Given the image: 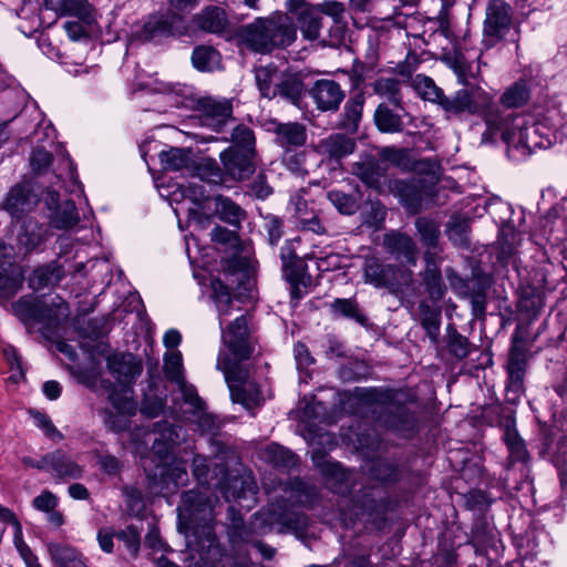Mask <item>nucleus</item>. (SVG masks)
<instances>
[{
    "mask_svg": "<svg viewBox=\"0 0 567 567\" xmlns=\"http://www.w3.org/2000/svg\"><path fill=\"white\" fill-rule=\"evenodd\" d=\"M47 231L45 225L28 218L18 230V243L25 251H32L43 243Z\"/></svg>",
    "mask_w": 567,
    "mask_h": 567,
    "instance_id": "obj_21",
    "label": "nucleus"
},
{
    "mask_svg": "<svg viewBox=\"0 0 567 567\" xmlns=\"http://www.w3.org/2000/svg\"><path fill=\"white\" fill-rule=\"evenodd\" d=\"M58 497L50 491H43L40 495H38L32 505L37 511L48 513L55 509L58 506Z\"/></svg>",
    "mask_w": 567,
    "mask_h": 567,
    "instance_id": "obj_56",
    "label": "nucleus"
},
{
    "mask_svg": "<svg viewBox=\"0 0 567 567\" xmlns=\"http://www.w3.org/2000/svg\"><path fill=\"white\" fill-rule=\"evenodd\" d=\"M51 154L44 148H35L30 158L32 168L35 172L44 171L51 164Z\"/></svg>",
    "mask_w": 567,
    "mask_h": 567,
    "instance_id": "obj_61",
    "label": "nucleus"
},
{
    "mask_svg": "<svg viewBox=\"0 0 567 567\" xmlns=\"http://www.w3.org/2000/svg\"><path fill=\"white\" fill-rule=\"evenodd\" d=\"M212 298L215 302L219 326L221 328L223 343L231 351L238 360L249 358L252 352V340L248 330L247 319L244 316L237 317L226 329L224 323L235 307L230 291L218 278L210 280Z\"/></svg>",
    "mask_w": 567,
    "mask_h": 567,
    "instance_id": "obj_6",
    "label": "nucleus"
},
{
    "mask_svg": "<svg viewBox=\"0 0 567 567\" xmlns=\"http://www.w3.org/2000/svg\"><path fill=\"white\" fill-rule=\"evenodd\" d=\"M364 281L375 288L399 289L411 281V272L384 265L379 259L370 257L364 262Z\"/></svg>",
    "mask_w": 567,
    "mask_h": 567,
    "instance_id": "obj_10",
    "label": "nucleus"
},
{
    "mask_svg": "<svg viewBox=\"0 0 567 567\" xmlns=\"http://www.w3.org/2000/svg\"><path fill=\"white\" fill-rule=\"evenodd\" d=\"M440 318L441 312L439 309H432L424 302L420 305L421 323L432 339H435L439 333Z\"/></svg>",
    "mask_w": 567,
    "mask_h": 567,
    "instance_id": "obj_47",
    "label": "nucleus"
},
{
    "mask_svg": "<svg viewBox=\"0 0 567 567\" xmlns=\"http://www.w3.org/2000/svg\"><path fill=\"white\" fill-rule=\"evenodd\" d=\"M107 368L121 385L118 391L111 388L110 384L106 385L105 381L97 377H87L86 384L94 389H105L113 409V411L107 412L110 419L114 413L120 417L133 415L136 411V405L132 400L128 385L142 373L141 360L131 353H114L107 357Z\"/></svg>",
    "mask_w": 567,
    "mask_h": 567,
    "instance_id": "obj_4",
    "label": "nucleus"
},
{
    "mask_svg": "<svg viewBox=\"0 0 567 567\" xmlns=\"http://www.w3.org/2000/svg\"><path fill=\"white\" fill-rule=\"evenodd\" d=\"M453 70L460 83L467 85L470 80L480 73V63L467 62L462 54H457L453 61Z\"/></svg>",
    "mask_w": 567,
    "mask_h": 567,
    "instance_id": "obj_46",
    "label": "nucleus"
},
{
    "mask_svg": "<svg viewBox=\"0 0 567 567\" xmlns=\"http://www.w3.org/2000/svg\"><path fill=\"white\" fill-rule=\"evenodd\" d=\"M425 280H426L427 291H429L431 298H433L435 300L441 299L445 292V287L441 279V276L435 271H431V272H429Z\"/></svg>",
    "mask_w": 567,
    "mask_h": 567,
    "instance_id": "obj_57",
    "label": "nucleus"
},
{
    "mask_svg": "<svg viewBox=\"0 0 567 567\" xmlns=\"http://www.w3.org/2000/svg\"><path fill=\"white\" fill-rule=\"evenodd\" d=\"M393 192L400 197L401 203L408 209L415 212L420 206L421 196L414 185L405 182H395Z\"/></svg>",
    "mask_w": 567,
    "mask_h": 567,
    "instance_id": "obj_45",
    "label": "nucleus"
},
{
    "mask_svg": "<svg viewBox=\"0 0 567 567\" xmlns=\"http://www.w3.org/2000/svg\"><path fill=\"white\" fill-rule=\"evenodd\" d=\"M316 9L319 11V14L324 13L331 17L336 23L342 21L346 12L344 4L336 0L324 1L321 4H319Z\"/></svg>",
    "mask_w": 567,
    "mask_h": 567,
    "instance_id": "obj_52",
    "label": "nucleus"
},
{
    "mask_svg": "<svg viewBox=\"0 0 567 567\" xmlns=\"http://www.w3.org/2000/svg\"><path fill=\"white\" fill-rule=\"evenodd\" d=\"M298 227L302 230L312 231L317 235L326 233V227L315 213L300 216L298 219Z\"/></svg>",
    "mask_w": 567,
    "mask_h": 567,
    "instance_id": "obj_55",
    "label": "nucleus"
},
{
    "mask_svg": "<svg viewBox=\"0 0 567 567\" xmlns=\"http://www.w3.org/2000/svg\"><path fill=\"white\" fill-rule=\"evenodd\" d=\"M525 371V357L524 353L517 348L513 347L508 360V375L512 385L519 389L523 382Z\"/></svg>",
    "mask_w": 567,
    "mask_h": 567,
    "instance_id": "obj_44",
    "label": "nucleus"
},
{
    "mask_svg": "<svg viewBox=\"0 0 567 567\" xmlns=\"http://www.w3.org/2000/svg\"><path fill=\"white\" fill-rule=\"evenodd\" d=\"M194 68L199 71L210 72L219 68L220 55L210 47H197L192 54Z\"/></svg>",
    "mask_w": 567,
    "mask_h": 567,
    "instance_id": "obj_31",
    "label": "nucleus"
},
{
    "mask_svg": "<svg viewBox=\"0 0 567 567\" xmlns=\"http://www.w3.org/2000/svg\"><path fill=\"white\" fill-rule=\"evenodd\" d=\"M147 86L150 91L163 95L165 102L171 106L195 110L202 125L217 132L230 120L231 105L226 100L197 99L192 86L164 82L158 79L153 80Z\"/></svg>",
    "mask_w": 567,
    "mask_h": 567,
    "instance_id": "obj_3",
    "label": "nucleus"
},
{
    "mask_svg": "<svg viewBox=\"0 0 567 567\" xmlns=\"http://www.w3.org/2000/svg\"><path fill=\"white\" fill-rule=\"evenodd\" d=\"M415 226L424 245L435 246L440 234L437 224L426 218H417Z\"/></svg>",
    "mask_w": 567,
    "mask_h": 567,
    "instance_id": "obj_50",
    "label": "nucleus"
},
{
    "mask_svg": "<svg viewBox=\"0 0 567 567\" xmlns=\"http://www.w3.org/2000/svg\"><path fill=\"white\" fill-rule=\"evenodd\" d=\"M282 74L274 65L259 66L255 70L257 86L264 97H275L278 95L277 83H280Z\"/></svg>",
    "mask_w": 567,
    "mask_h": 567,
    "instance_id": "obj_24",
    "label": "nucleus"
},
{
    "mask_svg": "<svg viewBox=\"0 0 567 567\" xmlns=\"http://www.w3.org/2000/svg\"><path fill=\"white\" fill-rule=\"evenodd\" d=\"M328 199L343 215H352L359 208V198L341 190L332 189L328 193Z\"/></svg>",
    "mask_w": 567,
    "mask_h": 567,
    "instance_id": "obj_41",
    "label": "nucleus"
},
{
    "mask_svg": "<svg viewBox=\"0 0 567 567\" xmlns=\"http://www.w3.org/2000/svg\"><path fill=\"white\" fill-rule=\"evenodd\" d=\"M412 86L419 96L433 103H439L443 94V91L436 86L434 81L423 74H417L412 79Z\"/></svg>",
    "mask_w": 567,
    "mask_h": 567,
    "instance_id": "obj_38",
    "label": "nucleus"
},
{
    "mask_svg": "<svg viewBox=\"0 0 567 567\" xmlns=\"http://www.w3.org/2000/svg\"><path fill=\"white\" fill-rule=\"evenodd\" d=\"M51 472L59 478L78 480L83 475V467L71 458L66 453L56 450L50 453Z\"/></svg>",
    "mask_w": 567,
    "mask_h": 567,
    "instance_id": "obj_22",
    "label": "nucleus"
},
{
    "mask_svg": "<svg viewBox=\"0 0 567 567\" xmlns=\"http://www.w3.org/2000/svg\"><path fill=\"white\" fill-rule=\"evenodd\" d=\"M243 48L258 53L271 52L275 48L287 47L296 39V29L286 14L258 18L241 27L237 33Z\"/></svg>",
    "mask_w": 567,
    "mask_h": 567,
    "instance_id": "obj_5",
    "label": "nucleus"
},
{
    "mask_svg": "<svg viewBox=\"0 0 567 567\" xmlns=\"http://www.w3.org/2000/svg\"><path fill=\"white\" fill-rule=\"evenodd\" d=\"M184 440L182 427L174 426L167 422L156 425L153 433H147L146 441L153 442L152 451L161 458L166 456L173 446Z\"/></svg>",
    "mask_w": 567,
    "mask_h": 567,
    "instance_id": "obj_14",
    "label": "nucleus"
},
{
    "mask_svg": "<svg viewBox=\"0 0 567 567\" xmlns=\"http://www.w3.org/2000/svg\"><path fill=\"white\" fill-rule=\"evenodd\" d=\"M362 110L363 99L361 96L353 97L346 103L344 112L347 120L349 121L348 125L357 126L361 118Z\"/></svg>",
    "mask_w": 567,
    "mask_h": 567,
    "instance_id": "obj_54",
    "label": "nucleus"
},
{
    "mask_svg": "<svg viewBox=\"0 0 567 567\" xmlns=\"http://www.w3.org/2000/svg\"><path fill=\"white\" fill-rule=\"evenodd\" d=\"M355 143L343 134H331L318 142L316 152L323 158L339 162L353 153Z\"/></svg>",
    "mask_w": 567,
    "mask_h": 567,
    "instance_id": "obj_16",
    "label": "nucleus"
},
{
    "mask_svg": "<svg viewBox=\"0 0 567 567\" xmlns=\"http://www.w3.org/2000/svg\"><path fill=\"white\" fill-rule=\"evenodd\" d=\"M159 475V486L158 488L156 487L155 493L164 496L174 493L178 486L184 485L188 480L185 467H175L173 471L167 473L164 470H161Z\"/></svg>",
    "mask_w": 567,
    "mask_h": 567,
    "instance_id": "obj_30",
    "label": "nucleus"
},
{
    "mask_svg": "<svg viewBox=\"0 0 567 567\" xmlns=\"http://www.w3.org/2000/svg\"><path fill=\"white\" fill-rule=\"evenodd\" d=\"M217 368L224 372L233 402L241 404L247 410H252L264 402L257 385L237 373L230 360L221 353L217 359Z\"/></svg>",
    "mask_w": 567,
    "mask_h": 567,
    "instance_id": "obj_9",
    "label": "nucleus"
},
{
    "mask_svg": "<svg viewBox=\"0 0 567 567\" xmlns=\"http://www.w3.org/2000/svg\"><path fill=\"white\" fill-rule=\"evenodd\" d=\"M117 537L125 542L126 546L134 553L137 551L140 546V530L135 526H128L126 529L118 533Z\"/></svg>",
    "mask_w": 567,
    "mask_h": 567,
    "instance_id": "obj_63",
    "label": "nucleus"
},
{
    "mask_svg": "<svg viewBox=\"0 0 567 567\" xmlns=\"http://www.w3.org/2000/svg\"><path fill=\"white\" fill-rule=\"evenodd\" d=\"M354 173L370 187H378L379 174L372 171L370 164L357 165Z\"/></svg>",
    "mask_w": 567,
    "mask_h": 567,
    "instance_id": "obj_64",
    "label": "nucleus"
},
{
    "mask_svg": "<svg viewBox=\"0 0 567 567\" xmlns=\"http://www.w3.org/2000/svg\"><path fill=\"white\" fill-rule=\"evenodd\" d=\"M278 95L287 99L292 104H297L302 91L303 85L300 79L296 75H282L280 83H277Z\"/></svg>",
    "mask_w": 567,
    "mask_h": 567,
    "instance_id": "obj_42",
    "label": "nucleus"
},
{
    "mask_svg": "<svg viewBox=\"0 0 567 567\" xmlns=\"http://www.w3.org/2000/svg\"><path fill=\"white\" fill-rule=\"evenodd\" d=\"M23 274L20 267L10 265L0 269V302L12 298L22 287Z\"/></svg>",
    "mask_w": 567,
    "mask_h": 567,
    "instance_id": "obj_25",
    "label": "nucleus"
},
{
    "mask_svg": "<svg viewBox=\"0 0 567 567\" xmlns=\"http://www.w3.org/2000/svg\"><path fill=\"white\" fill-rule=\"evenodd\" d=\"M161 164L166 171L179 172L193 166L192 152L184 148H171L159 154Z\"/></svg>",
    "mask_w": 567,
    "mask_h": 567,
    "instance_id": "obj_27",
    "label": "nucleus"
},
{
    "mask_svg": "<svg viewBox=\"0 0 567 567\" xmlns=\"http://www.w3.org/2000/svg\"><path fill=\"white\" fill-rule=\"evenodd\" d=\"M198 28L210 33H221L226 30L228 20L220 8H207L196 19Z\"/></svg>",
    "mask_w": 567,
    "mask_h": 567,
    "instance_id": "obj_26",
    "label": "nucleus"
},
{
    "mask_svg": "<svg viewBox=\"0 0 567 567\" xmlns=\"http://www.w3.org/2000/svg\"><path fill=\"white\" fill-rule=\"evenodd\" d=\"M511 25V8L503 1L494 0L486 8L484 35L494 42L501 39Z\"/></svg>",
    "mask_w": 567,
    "mask_h": 567,
    "instance_id": "obj_13",
    "label": "nucleus"
},
{
    "mask_svg": "<svg viewBox=\"0 0 567 567\" xmlns=\"http://www.w3.org/2000/svg\"><path fill=\"white\" fill-rule=\"evenodd\" d=\"M79 220L78 209L73 202L66 200L59 206L53 216L51 223L55 228L68 229L76 225Z\"/></svg>",
    "mask_w": 567,
    "mask_h": 567,
    "instance_id": "obj_37",
    "label": "nucleus"
},
{
    "mask_svg": "<svg viewBox=\"0 0 567 567\" xmlns=\"http://www.w3.org/2000/svg\"><path fill=\"white\" fill-rule=\"evenodd\" d=\"M276 132L282 146H300L306 142L305 127L298 123L280 124Z\"/></svg>",
    "mask_w": 567,
    "mask_h": 567,
    "instance_id": "obj_33",
    "label": "nucleus"
},
{
    "mask_svg": "<svg viewBox=\"0 0 567 567\" xmlns=\"http://www.w3.org/2000/svg\"><path fill=\"white\" fill-rule=\"evenodd\" d=\"M384 246L398 257H403L408 264H414L416 259V246L413 239L401 233H389L384 236Z\"/></svg>",
    "mask_w": 567,
    "mask_h": 567,
    "instance_id": "obj_23",
    "label": "nucleus"
},
{
    "mask_svg": "<svg viewBox=\"0 0 567 567\" xmlns=\"http://www.w3.org/2000/svg\"><path fill=\"white\" fill-rule=\"evenodd\" d=\"M32 417L35 426L43 430L47 436L53 440L62 439V434L56 430V427L54 426V424L52 423L48 415L40 412H34L32 413Z\"/></svg>",
    "mask_w": 567,
    "mask_h": 567,
    "instance_id": "obj_53",
    "label": "nucleus"
},
{
    "mask_svg": "<svg viewBox=\"0 0 567 567\" xmlns=\"http://www.w3.org/2000/svg\"><path fill=\"white\" fill-rule=\"evenodd\" d=\"M528 100V91L525 83L517 82L507 89L503 96L502 103L506 107H519Z\"/></svg>",
    "mask_w": 567,
    "mask_h": 567,
    "instance_id": "obj_49",
    "label": "nucleus"
},
{
    "mask_svg": "<svg viewBox=\"0 0 567 567\" xmlns=\"http://www.w3.org/2000/svg\"><path fill=\"white\" fill-rule=\"evenodd\" d=\"M470 230V219L462 216H453L447 224V235L457 245H465Z\"/></svg>",
    "mask_w": 567,
    "mask_h": 567,
    "instance_id": "obj_48",
    "label": "nucleus"
},
{
    "mask_svg": "<svg viewBox=\"0 0 567 567\" xmlns=\"http://www.w3.org/2000/svg\"><path fill=\"white\" fill-rule=\"evenodd\" d=\"M264 458L277 467L289 468L296 465L295 454L278 444H269L264 451Z\"/></svg>",
    "mask_w": 567,
    "mask_h": 567,
    "instance_id": "obj_36",
    "label": "nucleus"
},
{
    "mask_svg": "<svg viewBox=\"0 0 567 567\" xmlns=\"http://www.w3.org/2000/svg\"><path fill=\"white\" fill-rule=\"evenodd\" d=\"M47 548L52 561L59 567H90L83 554L70 545L49 543Z\"/></svg>",
    "mask_w": 567,
    "mask_h": 567,
    "instance_id": "obj_20",
    "label": "nucleus"
},
{
    "mask_svg": "<svg viewBox=\"0 0 567 567\" xmlns=\"http://www.w3.org/2000/svg\"><path fill=\"white\" fill-rule=\"evenodd\" d=\"M309 93L321 111L337 110L344 97L340 85L332 80H318Z\"/></svg>",
    "mask_w": 567,
    "mask_h": 567,
    "instance_id": "obj_15",
    "label": "nucleus"
},
{
    "mask_svg": "<svg viewBox=\"0 0 567 567\" xmlns=\"http://www.w3.org/2000/svg\"><path fill=\"white\" fill-rule=\"evenodd\" d=\"M207 462V458L200 455H196L193 460V473L202 485L209 484V467Z\"/></svg>",
    "mask_w": 567,
    "mask_h": 567,
    "instance_id": "obj_59",
    "label": "nucleus"
},
{
    "mask_svg": "<svg viewBox=\"0 0 567 567\" xmlns=\"http://www.w3.org/2000/svg\"><path fill=\"white\" fill-rule=\"evenodd\" d=\"M234 145L230 148L249 151L254 153L255 136L250 128L239 125L231 135Z\"/></svg>",
    "mask_w": 567,
    "mask_h": 567,
    "instance_id": "obj_51",
    "label": "nucleus"
},
{
    "mask_svg": "<svg viewBox=\"0 0 567 567\" xmlns=\"http://www.w3.org/2000/svg\"><path fill=\"white\" fill-rule=\"evenodd\" d=\"M178 518L189 528L197 519L204 520L205 533L208 547L214 554H219V549L215 546V539L212 534V527L207 524L212 519L213 505L212 502L202 495V492L188 491L182 495V504L177 507Z\"/></svg>",
    "mask_w": 567,
    "mask_h": 567,
    "instance_id": "obj_8",
    "label": "nucleus"
},
{
    "mask_svg": "<svg viewBox=\"0 0 567 567\" xmlns=\"http://www.w3.org/2000/svg\"><path fill=\"white\" fill-rule=\"evenodd\" d=\"M37 204V198L25 185H17L10 189L2 206L12 218L20 219L31 212Z\"/></svg>",
    "mask_w": 567,
    "mask_h": 567,
    "instance_id": "obj_17",
    "label": "nucleus"
},
{
    "mask_svg": "<svg viewBox=\"0 0 567 567\" xmlns=\"http://www.w3.org/2000/svg\"><path fill=\"white\" fill-rule=\"evenodd\" d=\"M481 90H467L463 89L455 93L453 97H446L442 94L440 104L447 114L457 115L464 112L475 113L477 112L476 97L481 96Z\"/></svg>",
    "mask_w": 567,
    "mask_h": 567,
    "instance_id": "obj_18",
    "label": "nucleus"
},
{
    "mask_svg": "<svg viewBox=\"0 0 567 567\" xmlns=\"http://www.w3.org/2000/svg\"><path fill=\"white\" fill-rule=\"evenodd\" d=\"M224 171L231 179L243 181L255 172L254 154L249 151L227 148L220 154Z\"/></svg>",
    "mask_w": 567,
    "mask_h": 567,
    "instance_id": "obj_12",
    "label": "nucleus"
},
{
    "mask_svg": "<svg viewBox=\"0 0 567 567\" xmlns=\"http://www.w3.org/2000/svg\"><path fill=\"white\" fill-rule=\"evenodd\" d=\"M451 352L457 358H465L470 353V343L466 338L454 334L449 343Z\"/></svg>",
    "mask_w": 567,
    "mask_h": 567,
    "instance_id": "obj_62",
    "label": "nucleus"
},
{
    "mask_svg": "<svg viewBox=\"0 0 567 567\" xmlns=\"http://www.w3.org/2000/svg\"><path fill=\"white\" fill-rule=\"evenodd\" d=\"M177 20L178 18L176 16H172L171 18L164 16L151 18L144 24V39L151 40L157 35L172 34Z\"/></svg>",
    "mask_w": 567,
    "mask_h": 567,
    "instance_id": "obj_35",
    "label": "nucleus"
},
{
    "mask_svg": "<svg viewBox=\"0 0 567 567\" xmlns=\"http://www.w3.org/2000/svg\"><path fill=\"white\" fill-rule=\"evenodd\" d=\"M269 523H278L281 525L280 532H302L307 527L308 519L303 514L299 513H282L279 515L274 514L267 519Z\"/></svg>",
    "mask_w": 567,
    "mask_h": 567,
    "instance_id": "obj_40",
    "label": "nucleus"
},
{
    "mask_svg": "<svg viewBox=\"0 0 567 567\" xmlns=\"http://www.w3.org/2000/svg\"><path fill=\"white\" fill-rule=\"evenodd\" d=\"M215 213L223 221L238 226L245 218V212L228 197H215Z\"/></svg>",
    "mask_w": 567,
    "mask_h": 567,
    "instance_id": "obj_28",
    "label": "nucleus"
},
{
    "mask_svg": "<svg viewBox=\"0 0 567 567\" xmlns=\"http://www.w3.org/2000/svg\"><path fill=\"white\" fill-rule=\"evenodd\" d=\"M321 471L326 477L328 487L332 492L346 494L353 489L351 485L352 473L347 472L339 463L323 461Z\"/></svg>",
    "mask_w": 567,
    "mask_h": 567,
    "instance_id": "obj_19",
    "label": "nucleus"
},
{
    "mask_svg": "<svg viewBox=\"0 0 567 567\" xmlns=\"http://www.w3.org/2000/svg\"><path fill=\"white\" fill-rule=\"evenodd\" d=\"M62 278V271L58 266H45L35 269L29 278V285L33 290L58 284Z\"/></svg>",
    "mask_w": 567,
    "mask_h": 567,
    "instance_id": "obj_32",
    "label": "nucleus"
},
{
    "mask_svg": "<svg viewBox=\"0 0 567 567\" xmlns=\"http://www.w3.org/2000/svg\"><path fill=\"white\" fill-rule=\"evenodd\" d=\"M374 93L388 99L392 104L401 107L400 81L396 79H379L373 85Z\"/></svg>",
    "mask_w": 567,
    "mask_h": 567,
    "instance_id": "obj_43",
    "label": "nucleus"
},
{
    "mask_svg": "<svg viewBox=\"0 0 567 567\" xmlns=\"http://www.w3.org/2000/svg\"><path fill=\"white\" fill-rule=\"evenodd\" d=\"M485 123L481 143L489 145L502 141L507 145L508 155L515 158L525 157L537 148H547L556 141L551 127L527 115L488 111Z\"/></svg>",
    "mask_w": 567,
    "mask_h": 567,
    "instance_id": "obj_1",
    "label": "nucleus"
},
{
    "mask_svg": "<svg viewBox=\"0 0 567 567\" xmlns=\"http://www.w3.org/2000/svg\"><path fill=\"white\" fill-rule=\"evenodd\" d=\"M13 311L24 322L42 323L48 328L69 316L68 305L59 296L51 297L49 301L23 297L13 305Z\"/></svg>",
    "mask_w": 567,
    "mask_h": 567,
    "instance_id": "obj_7",
    "label": "nucleus"
},
{
    "mask_svg": "<svg viewBox=\"0 0 567 567\" xmlns=\"http://www.w3.org/2000/svg\"><path fill=\"white\" fill-rule=\"evenodd\" d=\"M377 127L383 133H398L403 130V122L399 114L388 105L380 104L374 112Z\"/></svg>",
    "mask_w": 567,
    "mask_h": 567,
    "instance_id": "obj_29",
    "label": "nucleus"
},
{
    "mask_svg": "<svg viewBox=\"0 0 567 567\" xmlns=\"http://www.w3.org/2000/svg\"><path fill=\"white\" fill-rule=\"evenodd\" d=\"M3 355L9 363L10 368L13 370L16 369L17 372L13 373L10 379H12L14 382H17L19 379L23 378V371L21 367L20 358L17 353V350L12 347H7L3 349Z\"/></svg>",
    "mask_w": 567,
    "mask_h": 567,
    "instance_id": "obj_60",
    "label": "nucleus"
},
{
    "mask_svg": "<svg viewBox=\"0 0 567 567\" xmlns=\"http://www.w3.org/2000/svg\"><path fill=\"white\" fill-rule=\"evenodd\" d=\"M164 370L167 379L177 384L184 402L200 410L203 408V400L198 396L196 389L188 384L183 377V358L178 350H172L166 353Z\"/></svg>",
    "mask_w": 567,
    "mask_h": 567,
    "instance_id": "obj_11",
    "label": "nucleus"
},
{
    "mask_svg": "<svg viewBox=\"0 0 567 567\" xmlns=\"http://www.w3.org/2000/svg\"><path fill=\"white\" fill-rule=\"evenodd\" d=\"M505 440L513 457L516 460H523L525 457L526 450L523 441L518 437L517 433L508 430L506 432Z\"/></svg>",
    "mask_w": 567,
    "mask_h": 567,
    "instance_id": "obj_58",
    "label": "nucleus"
},
{
    "mask_svg": "<svg viewBox=\"0 0 567 567\" xmlns=\"http://www.w3.org/2000/svg\"><path fill=\"white\" fill-rule=\"evenodd\" d=\"M220 182L221 174L216 164L203 163L197 167V174L190 181L183 184L169 182L166 185H157V188L161 197L167 199L172 206L185 203V206L174 207L176 216L181 212H185L190 223L203 226L210 220L209 217H203L199 214L200 205L209 197L207 185H217Z\"/></svg>",
    "mask_w": 567,
    "mask_h": 567,
    "instance_id": "obj_2",
    "label": "nucleus"
},
{
    "mask_svg": "<svg viewBox=\"0 0 567 567\" xmlns=\"http://www.w3.org/2000/svg\"><path fill=\"white\" fill-rule=\"evenodd\" d=\"M61 14L74 16L85 24H91L95 19L94 10L87 0H64Z\"/></svg>",
    "mask_w": 567,
    "mask_h": 567,
    "instance_id": "obj_39",
    "label": "nucleus"
},
{
    "mask_svg": "<svg viewBox=\"0 0 567 567\" xmlns=\"http://www.w3.org/2000/svg\"><path fill=\"white\" fill-rule=\"evenodd\" d=\"M299 28L308 40H316L320 35L321 17L316 8L305 9L299 17Z\"/></svg>",
    "mask_w": 567,
    "mask_h": 567,
    "instance_id": "obj_34",
    "label": "nucleus"
}]
</instances>
